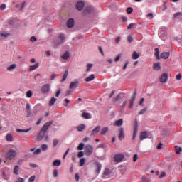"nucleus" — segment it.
<instances>
[{
	"label": "nucleus",
	"instance_id": "obj_32",
	"mask_svg": "<svg viewBox=\"0 0 182 182\" xmlns=\"http://www.w3.org/2000/svg\"><path fill=\"white\" fill-rule=\"evenodd\" d=\"M16 64H12L7 68V70L9 72H11V70H14V69H16Z\"/></svg>",
	"mask_w": 182,
	"mask_h": 182
},
{
	"label": "nucleus",
	"instance_id": "obj_14",
	"mask_svg": "<svg viewBox=\"0 0 182 182\" xmlns=\"http://www.w3.org/2000/svg\"><path fill=\"white\" fill-rule=\"evenodd\" d=\"M79 85V81L71 82L70 84V89H76Z\"/></svg>",
	"mask_w": 182,
	"mask_h": 182
},
{
	"label": "nucleus",
	"instance_id": "obj_29",
	"mask_svg": "<svg viewBox=\"0 0 182 182\" xmlns=\"http://www.w3.org/2000/svg\"><path fill=\"white\" fill-rule=\"evenodd\" d=\"M69 75V71L65 70L63 77V79L61 80V82H65L66 79L68 78V75Z\"/></svg>",
	"mask_w": 182,
	"mask_h": 182
},
{
	"label": "nucleus",
	"instance_id": "obj_31",
	"mask_svg": "<svg viewBox=\"0 0 182 182\" xmlns=\"http://www.w3.org/2000/svg\"><path fill=\"white\" fill-rule=\"evenodd\" d=\"M95 79V75L92 74L87 78H85V82H92Z\"/></svg>",
	"mask_w": 182,
	"mask_h": 182
},
{
	"label": "nucleus",
	"instance_id": "obj_58",
	"mask_svg": "<svg viewBox=\"0 0 182 182\" xmlns=\"http://www.w3.org/2000/svg\"><path fill=\"white\" fill-rule=\"evenodd\" d=\"M157 149H158V150H161V149H163V144L159 143L157 146Z\"/></svg>",
	"mask_w": 182,
	"mask_h": 182
},
{
	"label": "nucleus",
	"instance_id": "obj_50",
	"mask_svg": "<svg viewBox=\"0 0 182 182\" xmlns=\"http://www.w3.org/2000/svg\"><path fill=\"white\" fill-rule=\"evenodd\" d=\"M6 8V4H3L0 6V9H1V11H4V9Z\"/></svg>",
	"mask_w": 182,
	"mask_h": 182
},
{
	"label": "nucleus",
	"instance_id": "obj_26",
	"mask_svg": "<svg viewBox=\"0 0 182 182\" xmlns=\"http://www.w3.org/2000/svg\"><path fill=\"white\" fill-rule=\"evenodd\" d=\"M31 129H32V128L26 129H17L16 132H17V133H21V132L28 133V132H31Z\"/></svg>",
	"mask_w": 182,
	"mask_h": 182
},
{
	"label": "nucleus",
	"instance_id": "obj_54",
	"mask_svg": "<svg viewBox=\"0 0 182 182\" xmlns=\"http://www.w3.org/2000/svg\"><path fill=\"white\" fill-rule=\"evenodd\" d=\"M141 180L143 182H149V178L146 176H142Z\"/></svg>",
	"mask_w": 182,
	"mask_h": 182
},
{
	"label": "nucleus",
	"instance_id": "obj_60",
	"mask_svg": "<svg viewBox=\"0 0 182 182\" xmlns=\"http://www.w3.org/2000/svg\"><path fill=\"white\" fill-rule=\"evenodd\" d=\"M166 172H162L159 176V178H163V177H166Z\"/></svg>",
	"mask_w": 182,
	"mask_h": 182
},
{
	"label": "nucleus",
	"instance_id": "obj_33",
	"mask_svg": "<svg viewBox=\"0 0 182 182\" xmlns=\"http://www.w3.org/2000/svg\"><path fill=\"white\" fill-rule=\"evenodd\" d=\"M86 161V159L85 158H82L80 159V167H83V166H85V163Z\"/></svg>",
	"mask_w": 182,
	"mask_h": 182
},
{
	"label": "nucleus",
	"instance_id": "obj_17",
	"mask_svg": "<svg viewBox=\"0 0 182 182\" xmlns=\"http://www.w3.org/2000/svg\"><path fill=\"white\" fill-rule=\"evenodd\" d=\"M95 167H96L97 174H99L102 171V164L96 162Z\"/></svg>",
	"mask_w": 182,
	"mask_h": 182
},
{
	"label": "nucleus",
	"instance_id": "obj_52",
	"mask_svg": "<svg viewBox=\"0 0 182 182\" xmlns=\"http://www.w3.org/2000/svg\"><path fill=\"white\" fill-rule=\"evenodd\" d=\"M14 182H25V179L22 178H18L17 180Z\"/></svg>",
	"mask_w": 182,
	"mask_h": 182
},
{
	"label": "nucleus",
	"instance_id": "obj_62",
	"mask_svg": "<svg viewBox=\"0 0 182 182\" xmlns=\"http://www.w3.org/2000/svg\"><path fill=\"white\" fill-rule=\"evenodd\" d=\"M53 176L54 177H58V170L55 169L53 171Z\"/></svg>",
	"mask_w": 182,
	"mask_h": 182
},
{
	"label": "nucleus",
	"instance_id": "obj_49",
	"mask_svg": "<svg viewBox=\"0 0 182 182\" xmlns=\"http://www.w3.org/2000/svg\"><path fill=\"white\" fill-rule=\"evenodd\" d=\"M58 143H59V140L58 139H54L53 140V146L56 147V146H58Z\"/></svg>",
	"mask_w": 182,
	"mask_h": 182
},
{
	"label": "nucleus",
	"instance_id": "obj_39",
	"mask_svg": "<svg viewBox=\"0 0 182 182\" xmlns=\"http://www.w3.org/2000/svg\"><path fill=\"white\" fill-rule=\"evenodd\" d=\"M59 38H60V41H61V43H63V42H65V35H63V34H60Z\"/></svg>",
	"mask_w": 182,
	"mask_h": 182
},
{
	"label": "nucleus",
	"instance_id": "obj_20",
	"mask_svg": "<svg viewBox=\"0 0 182 182\" xmlns=\"http://www.w3.org/2000/svg\"><path fill=\"white\" fill-rule=\"evenodd\" d=\"M38 68H39V63H36L35 65H31L29 67V70H30V72H32V71L38 69Z\"/></svg>",
	"mask_w": 182,
	"mask_h": 182
},
{
	"label": "nucleus",
	"instance_id": "obj_37",
	"mask_svg": "<svg viewBox=\"0 0 182 182\" xmlns=\"http://www.w3.org/2000/svg\"><path fill=\"white\" fill-rule=\"evenodd\" d=\"M9 175H6V173H5V171H3V178L4 180H9Z\"/></svg>",
	"mask_w": 182,
	"mask_h": 182
},
{
	"label": "nucleus",
	"instance_id": "obj_18",
	"mask_svg": "<svg viewBox=\"0 0 182 182\" xmlns=\"http://www.w3.org/2000/svg\"><path fill=\"white\" fill-rule=\"evenodd\" d=\"M136 92L135 91L134 97L130 100V102H129V109H132L133 107V105L134 104V100L136 99Z\"/></svg>",
	"mask_w": 182,
	"mask_h": 182
},
{
	"label": "nucleus",
	"instance_id": "obj_7",
	"mask_svg": "<svg viewBox=\"0 0 182 182\" xmlns=\"http://www.w3.org/2000/svg\"><path fill=\"white\" fill-rule=\"evenodd\" d=\"M168 80V74L167 73H164L161 75L160 77V82L161 83H166Z\"/></svg>",
	"mask_w": 182,
	"mask_h": 182
},
{
	"label": "nucleus",
	"instance_id": "obj_47",
	"mask_svg": "<svg viewBox=\"0 0 182 182\" xmlns=\"http://www.w3.org/2000/svg\"><path fill=\"white\" fill-rule=\"evenodd\" d=\"M147 111L146 108H144V109H141L139 112V114H144V113H146V112Z\"/></svg>",
	"mask_w": 182,
	"mask_h": 182
},
{
	"label": "nucleus",
	"instance_id": "obj_59",
	"mask_svg": "<svg viewBox=\"0 0 182 182\" xmlns=\"http://www.w3.org/2000/svg\"><path fill=\"white\" fill-rule=\"evenodd\" d=\"M64 101L66 103L64 105V106L66 107H68V103H70V100H69L68 99H65Z\"/></svg>",
	"mask_w": 182,
	"mask_h": 182
},
{
	"label": "nucleus",
	"instance_id": "obj_3",
	"mask_svg": "<svg viewBox=\"0 0 182 182\" xmlns=\"http://www.w3.org/2000/svg\"><path fill=\"white\" fill-rule=\"evenodd\" d=\"M41 93H43V95H47V93H49V91L50 90V84H44L42 87H41Z\"/></svg>",
	"mask_w": 182,
	"mask_h": 182
},
{
	"label": "nucleus",
	"instance_id": "obj_10",
	"mask_svg": "<svg viewBox=\"0 0 182 182\" xmlns=\"http://www.w3.org/2000/svg\"><path fill=\"white\" fill-rule=\"evenodd\" d=\"M76 8L77 11H82L85 8V3L83 1H79L77 3Z\"/></svg>",
	"mask_w": 182,
	"mask_h": 182
},
{
	"label": "nucleus",
	"instance_id": "obj_12",
	"mask_svg": "<svg viewBox=\"0 0 182 182\" xmlns=\"http://www.w3.org/2000/svg\"><path fill=\"white\" fill-rule=\"evenodd\" d=\"M70 58V54L69 52L66 51L63 55H61V59L63 60H69Z\"/></svg>",
	"mask_w": 182,
	"mask_h": 182
},
{
	"label": "nucleus",
	"instance_id": "obj_24",
	"mask_svg": "<svg viewBox=\"0 0 182 182\" xmlns=\"http://www.w3.org/2000/svg\"><path fill=\"white\" fill-rule=\"evenodd\" d=\"M132 58L134 59V60H136V59H139V58H140V54L137 53L136 51H134Z\"/></svg>",
	"mask_w": 182,
	"mask_h": 182
},
{
	"label": "nucleus",
	"instance_id": "obj_22",
	"mask_svg": "<svg viewBox=\"0 0 182 182\" xmlns=\"http://www.w3.org/2000/svg\"><path fill=\"white\" fill-rule=\"evenodd\" d=\"M82 117H83V119H92V114H90V113L89 112H83Z\"/></svg>",
	"mask_w": 182,
	"mask_h": 182
},
{
	"label": "nucleus",
	"instance_id": "obj_36",
	"mask_svg": "<svg viewBox=\"0 0 182 182\" xmlns=\"http://www.w3.org/2000/svg\"><path fill=\"white\" fill-rule=\"evenodd\" d=\"M159 55H160V50H159V48H155V56L158 59H160V58H159Z\"/></svg>",
	"mask_w": 182,
	"mask_h": 182
},
{
	"label": "nucleus",
	"instance_id": "obj_48",
	"mask_svg": "<svg viewBox=\"0 0 182 182\" xmlns=\"http://www.w3.org/2000/svg\"><path fill=\"white\" fill-rule=\"evenodd\" d=\"M109 174H110V170L105 169V171H104V175L105 176H109Z\"/></svg>",
	"mask_w": 182,
	"mask_h": 182
},
{
	"label": "nucleus",
	"instance_id": "obj_9",
	"mask_svg": "<svg viewBox=\"0 0 182 182\" xmlns=\"http://www.w3.org/2000/svg\"><path fill=\"white\" fill-rule=\"evenodd\" d=\"M67 26L68 28H73V26H75V20L73 18H70L68 21H67Z\"/></svg>",
	"mask_w": 182,
	"mask_h": 182
},
{
	"label": "nucleus",
	"instance_id": "obj_1",
	"mask_svg": "<svg viewBox=\"0 0 182 182\" xmlns=\"http://www.w3.org/2000/svg\"><path fill=\"white\" fill-rule=\"evenodd\" d=\"M53 124V121H50L48 122H46L43 126V128L41 129L40 132L38 133L37 136V140L38 141H41L42 139L45 137V135L46 134V132H48V129L50 126Z\"/></svg>",
	"mask_w": 182,
	"mask_h": 182
},
{
	"label": "nucleus",
	"instance_id": "obj_35",
	"mask_svg": "<svg viewBox=\"0 0 182 182\" xmlns=\"http://www.w3.org/2000/svg\"><path fill=\"white\" fill-rule=\"evenodd\" d=\"M6 139L7 141H12V140H13L12 134H7L6 136Z\"/></svg>",
	"mask_w": 182,
	"mask_h": 182
},
{
	"label": "nucleus",
	"instance_id": "obj_28",
	"mask_svg": "<svg viewBox=\"0 0 182 182\" xmlns=\"http://www.w3.org/2000/svg\"><path fill=\"white\" fill-rule=\"evenodd\" d=\"M10 33H1L0 34L1 38H2L3 39H6V38H8L9 36H10Z\"/></svg>",
	"mask_w": 182,
	"mask_h": 182
},
{
	"label": "nucleus",
	"instance_id": "obj_2",
	"mask_svg": "<svg viewBox=\"0 0 182 182\" xmlns=\"http://www.w3.org/2000/svg\"><path fill=\"white\" fill-rule=\"evenodd\" d=\"M16 156V151L14 149H10L6 154V159L9 160H14Z\"/></svg>",
	"mask_w": 182,
	"mask_h": 182
},
{
	"label": "nucleus",
	"instance_id": "obj_30",
	"mask_svg": "<svg viewBox=\"0 0 182 182\" xmlns=\"http://www.w3.org/2000/svg\"><path fill=\"white\" fill-rule=\"evenodd\" d=\"M19 166L16 165L14 168V173L18 176L19 173Z\"/></svg>",
	"mask_w": 182,
	"mask_h": 182
},
{
	"label": "nucleus",
	"instance_id": "obj_55",
	"mask_svg": "<svg viewBox=\"0 0 182 182\" xmlns=\"http://www.w3.org/2000/svg\"><path fill=\"white\" fill-rule=\"evenodd\" d=\"M137 159H138V156H137V154H135L133 156V161L134 162H136L137 161Z\"/></svg>",
	"mask_w": 182,
	"mask_h": 182
},
{
	"label": "nucleus",
	"instance_id": "obj_63",
	"mask_svg": "<svg viewBox=\"0 0 182 182\" xmlns=\"http://www.w3.org/2000/svg\"><path fill=\"white\" fill-rule=\"evenodd\" d=\"M176 77L177 80H181V77H182L181 74H178V75H176Z\"/></svg>",
	"mask_w": 182,
	"mask_h": 182
},
{
	"label": "nucleus",
	"instance_id": "obj_38",
	"mask_svg": "<svg viewBox=\"0 0 182 182\" xmlns=\"http://www.w3.org/2000/svg\"><path fill=\"white\" fill-rule=\"evenodd\" d=\"M85 147V144L80 143L77 146V150H83V148Z\"/></svg>",
	"mask_w": 182,
	"mask_h": 182
},
{
	"label": "nucleus",
	"instance_id": "obj_19",
	"mask_svg": "<svg viewBox=\"0 0 182 182\" xmlns=\"http://www.w3.org/2000/svg\"><path fill=\"white\" fill-rule=\"evenodd\" d=\"M153 69L154 70H160V69H161V67L160 66V63H154L153 64Z\"/></svg>",
	"mask_w": 182,
	"mask_h": 182
},
{
	"label": "nucleus",
	"instance_id": "obj_8",
	"mask_svg": "<svg viewBox=\"0 0 182 182\" xmlns=\"http://www.w3.org/2000/svg\"><path fill=\"white\" fill-rule=\"evenodd\" d=\"M119 135H118V139L119 140H122V139L124 138V128H119L118 130Z\"/></svg>",
	"mask_w": 182,
	"mask_h": 182
},
{
	"label": "nucleus",
	"instance_id": "obj_42",
	"mask_svg": "<svg viewBox=\"0 0 182 182\" xmlns=\"http://www.w3.org/2000/svg\"><path fill=\"white\" fill-rule=\"evenodd\" d=\"M36 178V176H32L28 178V182H33L35 181V179Z\"/></svg>",
	"mask_w": 182,
	"mask_h": 182
},
{
	"label": "nucleus",
	"instance_id": "obj_46",
	"mask_svg": "<svg viewBox=\"0 0 182 182\" xmlns=\"http://www.w3.org/2000/svg\"><path fill=\"white\" fill-rule=\"evenodd\" d=\"M41 149H42L43 151H45V150H48V145H46V144H43V145L41 146Z\"/></svg>",
	"mask_w": 182,
	"mask_h": 182
},
{
	"label": "nucleus",
	"instance_id": "obj_27",
	"mask_svg": "<svg viewBox=\"0 0 182 182\" xmlns=\"http://www.w3.org/2000/svg\"><path fill=\"white\" fill-rule=\"evenodd\" d=\"M56 100H58V99L55 98V97H53L49 101V106H53Z\"/></svg>",
	"mask_w": 182,
	"mask_h": 182
},
{
	"label": "nucleus",
	"instance_id": "obj_15",
	"mask_svg": "<svg viewBox=\"0 0 182 182\" xmlns=\"http://www.w3.org/2000/svg\"><path fill=\"white\" fill-rule=\"evenodd\" d=\"M160 58L161 59H168V58H170V53L164 52L160 55Z\"/></svg>",
	"mask_w": 182,
	"mask_h": 182
},
{
	"label": "nucleus",
	"instance_id": "obj_34",
	"mask_svg": "<svg viewBox=\"0 0 182 182\" xmlns=\"http://www.w3.org/2000/svg\"><path fill=\"white\" fill-rule=\"evenodd\" d=\"M62 164V161L60 160H55L53 163V166H60Z\"/></svg>",
	"mask_w": 182,
	"mask_h": 182
},
{
	"label": "nucleus",
	"instance_id": "obj_40",
	"mask_svg": "<svg viewBox=\"0 0 182 182\" xmlns=\"http://www.w3.org/2000/svg\"><path fill=\"white\" fill-rule=\"evenodd\" d=\"M93 67V65L92 64H87V70L86 72H90V69H92V68Z\"/></svg>",
	"mask_w": 182,
	"mask_h": 182
},
{
	"label": "nucleus",
	"instance_id": "obj_5",
	"mask_svg": "<svg viewBox=\"0 0 182 182\" xmlns=\"http://www.w3.org/2000/svg\"><path fill=\"white\" fill-rule=\"evenodd\" d=\"M114 159V161H116V163H122V161H123V159H124V154H115Z\"/></svg>",
	"mask_w": 182,
	"mask_h": 182
},
{
	"label": "nucleus",
	"instance_id": "obj_4",
	"mask_svg": "<svg viewBox=\"0 0 182 182\" xmlns=\"http://www.w3.org/2000/svg\"><path fill=\"white\" fill-rule=\"evenodd\" d=\"M92 153H93V146L92 145H87L85 147V156H92Z\"/></svg>",
	"mask_w": 182,
	"mask_h": 182
},
{
	"label": "nucleus",
	"instance_id": "obj_25",
	"mask_svg": "<svg viewBox=\"0 0 182 182\" xmlns=\"http://www.w3.org/2000/svg\"><path fill=\"white\" fill-rule=\"evenodd\" d=\"M107 132H109V128L108 127H104L102 129L101 132H100V134L102 136H105V134H106L107 133Z\"/></svg>",
	"mask_w": 182,
	"mask_h": 182
},
{
	"label": "nucleus",
	"instance_id": "obj_41",
	"mask_svg": "<svg viewBox=\"0 0 182 182\" xmlns=\"http://www.w3.org/2000/svg\"><path fill=\"white\" fill-rule=\"evenodd\" d=\"M26 95V97L31 98V97L33 95L32 91L31 90L27 91Z\"/></svg>",
	"mask_w": 182,
	"mask_h": 182
},
{
	"label": "nucleus",
	"instance_id": "obj_21",
	"mask_svg": "<svg viewBox=\"0 0 182 182\" xmlns=\"http://www.w3.org/2000/svg\"><path fill=\"white\" fill-rule=\"evenodd\" d=\"M149 134L146 132H142L140 134V140H144V139H147Z\"/></svg>",
	"mask_w": 182,
	"mask_h": 182
},
{
	"label": "nucleus",
	"instance_id": "obj_51",
	"mask_svg": "<svg viewBox=\"0 0 182 182\" xmlns=\"http://www.w3.org/2000/svg\"><path fill=\"white\" fill-rule=\"evenodd\" d=\"M127 41L129 43H132V42H133V38H132V36H129L127 37Z\"/></svg>",
	"mask_w": 182,
	"mask_h": 182
},
{
	"label": "nucleus",
	"instance_id": "obj_61",
	"mask_svg": "<svg viewBox=\"0 0 182 182\" xmlns=\"http://www.w3.org/2000/svg\"><path fill=\"white\" fill-rule=\"evenodd\" d=\"M41 153V149H37L35 151H34V154H39Z\"/></svg>",
	"mask_w": 182,
	"mask_h": 182
},
{
	"label": "nucleus",
	"instance_id": "obj_44",
	"mask_svg": "<svg viewBox=\"0 0 182 182\" xmlns=\"http://www.w3.org/2000/svg\"><path fill=\"white\" fill-rule=\"evenodd\" d=\"M132 12H133V8H132V7H128V8L127 9V13L129 14H132Z\"/></svg>",
	"mask_w": 182,
	"mask_h": 182
},
{
	"label": "nucleus",
	"instance_id": "obj_11",
	"mask_svg": "<svg viewBox=\"0 0 182 182\" xmlns=\"http://www.w3.org/2000/svg\"><path fill=\"white\" fill-rule=\"evenodd\" d=\"M100 132V126H97L91 132L90 136H96Z\"/></svg>",
	"mask_w": 182,
	"mask_h": 182
},
{
	"label": "nucleus",
	"instance_id": "obj_53",
	"mask_svg": "<svg viewBox=\"0 0 182 182\" xmlns=\"http://www.w3.org/2000/svg\"><path fill=\"white\" fill-rule=\"evenodd\" d=\"M182 151V149L181 148H178L176 149V154H180Z\"/></svg>",
	"mask_w": 182,
	"mask_h": 182
},
{
	"label": "nucleus",
	"instance_id": "obj_6",
	"mask_svg": "<svg viewBox=\"0 0 182 182\" xmlns=\"http://www.w3.org/2000/svg\"><path fill=\"white\" fill-rule=\"evenodd\" d=\"M124 100V94H119L115 98H114V102L117 103V102H122Z\"/></svg>",
	"mask_w": 182,
	"mask_h": 182
},
{
	"label": "nucleus",
	"instance_id": "obj_45",
	"mask_svg": "<svg viewBox=\"0 0 182 182\" xmlns=\"http://www.w3.org/2000/svg\"><path fill=\"white\" fill-rule=\"evenodd\" d=\"M77 156L78 158L83 157V156H85V153H83V151H79Z\"/></svg>",
	"mask_w": 182,
	"mask_h": 182
},
{
	"label": "nucleus",
	"instance_id": "obj_57",
	"mask_svg": "<svg viewBox=\"0 0 182 182\" xmlns=\"http://www.w3.org/2000/svg\"><path fill=\"white\" fill-rule=\"evenodd\" d=\"M26 112L31 111V105L26 104Z\"/></svg>",
	"mask_w": 182,
	"mask_h": 182
},
{
	"label": "nucleus",
	"instance_id": "obj_13",
	"mask_svg": "<svg viewBox=\"0 0 182 182\" xmlns=\"http://www.w3.org/2000/svg\"><path fill=\"white\" fill-rule=\"evenodd\" d=\"M139 130V125L135 124L134 127V132L132 135V139L134 140L136 139V136H137V131Z\"/></svg>",
	"mask_w": 182,
	"mask_h": 182
},
{
	"label": "nucleus",
	"instance_id": "obj_43",
	"mask_svg": "<svg viewBox=\"0 0 182 182\" xmlns=\"http://www.w3.org/2000/svg\"><path fill=\"white\" fill-rule=\"evenodd\" d=\"M134 26H136V23H130V24L127 26V29H128V30L132 29V28H133Z\"/></svg>",
	"mask_w": 182,
	"mask_h": 182
},
{
	"label": "nucleus",
	"instance_id": "obj_64",
	"mask_svg": "<svg viewBox=\"0 0 182 182\" xmlns=\"http://www.w3.org/2000/svg\"><path fill=\"white\" fill-rule=\"evenodd\" d=\"M26 112H27V117H29L30 116H31L32 112H31V110L30 111H26Z\"/></svg>",
	"mask_w": 182,
	"mask_h": 182
},
{
	"label": "nucleus",
	"instance_id": "obj_16",
	"mask_svg": "<svg viewBox=\"0 0 182 182\" xmlns=\"http://www.w3.org/2000/svg\"><path fill=\"white\" fill-rule=\"evenodd\" d=\"M114 126H117V127H121V126H123V119L115 121Z\"/></svg>",
	"mask_w": 182,
	"mask_h": 182
},
{
	"label": "nucleus",
	"instance_id": "obj_23",
	"mask_svg": "<svg viewBox=\"0 0 182 182\" xmlns=\"http://www.w3.org/2000/svg\"><path fill=\"white\" fill-rule=\"evenodd\" d=\"M86 129V125L85 124H81L77 127V132H83Z\"/></svg>",
	"mask_w": 182,
	"mask_h": 182
},
{
	"label": "nucleus",
	"instance_id": "obj_56",
	"mask_svg": "<svg viewBox=\"0 0 182 182\" xmlns=\"http://www.w3.org/2000/svg\"><path fill=\"white\" fill-rule=\"evenodd\" d=\"M31 42H36V41H38V39L36 38V37L35 36H32L30 39Z\"/></svg>",
	"mask_w": 182,
	"mask_h": 182
}]
</instances>
